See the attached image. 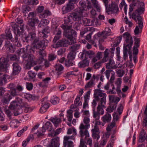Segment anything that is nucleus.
<instances>
[{"label":"nucleus","mask_w":147,"mask_h":147,"mask_svg":"<svg viewBox=\"0 0 147 147\" xmlns=\"http://www.w3.org/2000/svg\"><path fill=\"white\" fill-rule=\"evenodd\" d=\"M61 27L64 30L63 34L68 39L67 41L68 44L71 45L76 43V32L71 29V26L64 25L61 26Z\"/></svg>","instance_id":"nucleus-1"},{"label":"nucleus","mask_w":147,"mask_h":147,"mask_svg":"<svg viewBox=\"0 0 147 147\" xmlns=\"http://www.w3.org/2000/svg\"><path fill=\"white\" fill-rule=\"evenodd\" d=\"M16 22L20 25V26H18L17 25H15L13 26V28L14 30V33L16 34L15 36V39L13 40V42L15 45L18 47H20L21 44L20 42L19 39L17 37V35H19L20 36L22 34V32L23 30V25L22 24L23 20L20 18H17L16 20Z\"/></svg>","instance_id":"nucleus-2"},{"label":"nucleus","mask_w":147,"mask_h":147,"mask_svg":"<svg viewBox=\"0 0 147 147\" xmlns=\"http://www.w3.org/2000/svg\"><path fill=\"white\" fill-rule=\"evenodd\" d=\"M83 13L82 9L76 8L74 12L69 13V17H71L72 20L75 21L79 22L83 18Z\"/></svg>","instance_id":"nucleus-3"},{"label":"nucleus","mask_w":147,"mask_h":147,"mask_svg":"<svg viewBox=\"0 0 147 147\" xmlns=\"http://www.w3.org/2000/svg\"><path fill=\"white\" fill-rule=\"evenodd\" d=\"M23 58L24 60H27V63L26 65L25 68L27 69H30L31 67L36 64L37 62L34 60L35 57L32 55H23Z\"/></svg>","instance_id":"nucleus-4"},{"label":"nucleus","mask_w":147,"mask_h":147,"mask_svg":"<svg viewBox=\"0 0 147 147\" xmlns=\"http://www.w3.org/2000/svg\"><path fill=\"white\" fill-rule=\"evenodd\" d=\"M105 108V107H103L100 105H98L96 108V111H95V109H93V117L96 120H98L100 119V115H103L104 113L103 109Z\"/></svg>","instance_id":"nucleus-5"},{"label":"nucleus","mask_w":147,"mask_h":147,"mask_svg":"<svg viewBox=\"0 0 147 147\" xmlns=\"http://www.w3.org/2000/svg\"><path fill=\"white\" fill-rule=\"evenodd\" d=\"M88 129L79 126V134L81 138L80 141H84V139L87 137H89L90 135L88 131Z\"/></svg>","instance_id":"nucleus-6"},{"label":"nucleus","mask_w":147,"mask_h":147,"mask_svg":"<svg viewBox=\"0 0 147 147\" xmlns=\"http://www.w3.org/2000/svg\"><path fill=\"white\" fill-rule=\"evenodd\" d=\"M123 107L121 104H120L117 109V111L114 112L113 115V120L112 121L115 122L119 120L120 116L122 112Z\"/></svg>","instance_id":"nucleus-7"},{"label":"nucleus","mask_w":147,"mask_h":147,"mask_svg":"<svg viewBox=\"0 0 147 147\" xmlns=\"http://www.w3.org/2000/svg\"><path fill=\"white\" fill-rule=\"evenodd\" d=\"M123 37L125 39L124 44L132 45L133 41L132 37L128 32H125L123 34Z\"/></svg>","instance_id":"nucleus-8"},{"label":"nucleus","mask_w":147,"mask_h":147,"mask_svg":"<svg viewBox=\"0 0 147 147\" xmlns=\"http://www.w3.org/2000/svg\"><path fill=\"white\" fill-rule=\"evenodd\" d=\"M74 8V5L69 2L66 5L63 6L62 8L63 13L65 14L69 12Z\"/></svg>","instance_id":"nucleus-9"},{"label":"nucleus","mask_w":147,"mask_h":147,"mask_svg":"<svg viewBox=\"0 0 147 147\" xmlns=\"http://www.w3.org/2000/svg\"><path fill=\"white\" fill-rule=\"evenodd\" d=\"M80 54L81 57H84L86 59L88 58H92L95 56L94 52L91 51H87L84 50L82 53H80Z\"/></svg>","instance_id":"nucleus-10"},{"label":"nucleus","mask_w":147,"mask_h":147,"mask_svg":"<svg viewBox=\"0 0 147 147\" xmlns=\"http://www.w3.org/2000/svg\"><path fill=\"white\" fill-rule=\"evenodd\" d=\"M92 132V136L94 139H97V140L99 139L100 137L99 135L100 131L98 127H94V128L91 130Z\"/></svg>","instance_id":"nucleus-11"},{"label":"nucleus","mask_w":147,"mask_h":147,"mask_svg":"<svg viewBox=\"0 0 147 147\" xmlns=\"http://www.w3.org/2000/svg\"><path fill=\"white\" fill-rule=\"evenodd\" d=\"M13 70L12 74L13 76L18 75L20 72L21 67L16 63H14L13 65Z\"/></svg>","instance_id":"nucleus-12"},{"label":"nucleus","mask_w":147,"mask_h":147,"mask_svg":"<svg viewBox=\"0 0 147 147\" xmlns=\"http://www.w3.org/2000/svg\"><path fill=\"white\" fill-rule=\"evenodd\" d=\"M55 33V35L53 40V42L54 43H55L61 37V29L56 27Z\"/></svg>","instance_id":"nucleus-13"},{"label":"nucleus","mask_w":147,"mask_h":147,"mask_svg":"<svg viewBox=\"0 0 147 147\" xmlns=\"http://www.w3.org/2000/svg\"><path fill=\"white\" fill-rule=\"evenodd\" d=\"M116 65L114 61L110 59H109V62L107 63L106 65V67L108 69H115L117 68Z\"/></svg>","instance_id":"nucleus-14"},{"label":"nucleus","mask_w":147,"mask_h":147,"mask_svg":"<svg viewBox=\"0 0 147 147\" xmlns=\"http://www.w3.org/2000/svg\"><path fill=\"white\" fill-rule=\"evenodd\" d=\"M112 34L111 30L109 27H106L105 30L100 33L101 36L104 37V39L106 38L107 36Z\"/></svg>","instance_id":"nucleus-15"},{"label":"nucleus","mask_w":147,"mask_h":147,"mask_svg":"<svg viewBox=\"0 0 147 147\" xmlns=\"http://www.w3.org/2000/svg\"><path fill=\"white\" fill-rule=\"evenodd\" d=\"M83 123H82L80 126L89 128L90 126V119L87 117H84L83 120Z\"/></svg>","instance_id":"nucleus-16"},{"label":"nucleus","mask_w":147,"mask_h":147,"mask_svg":"<svg viewBox=\"0 0 147 147\" xmlns=\"http://www.w3.org/2000/svg\"><path fill=\"white\" fill-rule=\"evenodd\" d=\"M138 26H136L134 30V32L136 35L141 32L142 29L143 27V22L142 21L138 22Z\"/></svg>","instance_id":"nucleus-17"},{"label":"nucleus","mask_w":147,"mask_h":147,"mask_svg":"<svg viewBox=\"0 0 147 147\" xmlns=\"http://www.w3.org/2000/svg\"><path fill=\"white\" fill-rule=\"evenodd\" d=\"M145 140L147 141V134L146 131L144 129H142L140 133L139 141L141 142H144Z\"/></svg>","instance_id":"nucleus-18"},{"label":"nucleus","mask_w":147,"mask_h":147,"mask_svg":"<svg viewBox=\"0 0 147 147\" xmlns=\"http://www.w3.org/2000/svg\"><path fill=\"white\" fill-rule=\"evenodd\" d=\"M12 98V97L9 94L7 93H5L3 96L1 101L4 105L7 104L9 102L10 100Z\"/></svg>","instance_id":"nucleus-19"},{"label":"nucleus","mask_w":147,"mask_h":147,"mask_svg":"<svg viewBox=\"0 0 147 147\" xmlns=\"http://www.w3.org/2000/svg\"><path fill=\"white\" fill-rule=\"evenodd\" d=\"M106 95L105 93H103L102 90L100 89H95L94 90V98H98V99L100 100L99 97H102Z\"/></svg>","instance_id":"nucleus-20"},{"label":"nucleus","mask_w":147,"mask_h":147,"mask_svg":"<svg viewBox=\"0 0 147 147\" xmlns=\"http://www.w3.org/2000/svg\"><path fill=\"white\" fill-rule=\"evenodd\" d=\"M59 145L58 138H55L52 139L51 143L47 147H59Z\"/></svg>","instance_id":"nucleus-21"},{"label":"nucleus","mask_w":147,"mask_h":147,"mask_svg":"<svg viewBox=\"0 0 147 147\" xmlns=\"http://www.w3.org/2000/svg\"><path fill=\"white\" fill-rule=\"evenodd\" d=\"M117 106L116 103H109L108 107L106 109L107 112L111 113L115 110Z\"/></svg>","instance_id":"nucleus-22"},{"label":"nucleus","mask_w":147,"mask_h":147,"mask_svg":"<svg viewBox=\"0 0 147 147\" xmlns=\"http://www.w3.org/2000/svg\"><path fill=\"white\" fill-rule=\"evenodd\" d=\"M33 32H30L26 37V40H30L32 41L33 43L34 42V40L36 38V33L34 32V31H32Z\"/></svg>","instance_id":"nucleus-23"},{"label":"nucleus","mask_w":147,"mask_h":147,"mask_svg":"<svg viewBox=\"0 0 147 147\" xmlns=\"http://www.w3.org/2000/svg\"><path fill=\"white\" fill-rule=\"evenodd\" d=\"M112 87V89L110 90L109 91L107 92L108 94H115V92L113 90L115 89V88L113 84H111L109 83H107L104 86V88L106 90H108L109 89V87L110 86Z\"/></svg>","instance_id":"nucleus-24"},{"label":"nucleus","mask_w":147,"mask_h":147,"mask_svg":"<svg viewBox=\"0 0 147 147\" xmlns=\"http://www.w3.org/2000/svg\"><path fill=\"white\" fill-rule=\"evenodd\" d=\"M49 28L47 26L43 29L41 32H39V35L41 37L47 38V34L49 33L50 32L49 29Z\"/></svg>","instance_id":"nucleus-25"},{"label":"nucleus","mask_w":147,"mask_h":147,"mask_svg":"<svg viewBox=\"0 0 147 147\" xmlns=\"http://www.w3.org/2000/svg\"><path fill=\"white\" fill-rule=\"evenodd\" d=\"M111 119V115L107 113L101 118L102 121L105 123L109 122Z\"/></svg>","instance_id":"nucleus-26"},{"label":"nucleus","mask_w":147,"mask_h":147,"mask_svg":"<svg viewBox=\"0 0 147 147\" xmlns=\"http://www.w3.org/2000/svg\"><path fill=\"white\" fill-rule=\"evenodd\" d=\"M140 15L137 13V11H136L132 14L131 15V17L136 21L137 20H137H138V22H139V21H142V19Z\"/></svg>","instance_id":"nucleus-27"},{"label":"nucleus","mask_w":147,"mask_h":147,"mask_svg":"<svg viewBox=\"0 0 147 147\" xmlns=\"http://www.w3.org/2000/svg\"><path fill=\"white\" fill-rule=\"evenodd\" d=\"M91 2L92 6L96 9L97 11L100 12L101 7L98 1L96 0H91Z\"/></svg>","instance_id":"nucleus-28"},{"label":"nucleus","mask_w":147,"mask_h":147,"mask_svg":"<svg viewBox=\"0 0 147 147\" xmlns=\"http://www.w3.org/2000/svg\"><path fill=\"white\" fill-rule=\"evenodd\" d=\"M54 124L55 126L57 127L61 122V118H58L56 117H55L54 118H51L50 119Z\"/></svg>","instance_id":"nucleus-29"},{"label":"nucleus","mask_w":147,"mask_h":147,"mask_svg":"<svg viewBox=\"0 0 147 147\" xmlns=\"http://www.w3.org/2000/svg\"><path fill=\"white\" fill-rule=\"evenodd\" d=\"M51 15V13L49 10H45L42 13H40L39 17L42 19H45Z\"/></svg>","instance_id":"nucleus-30"},{"label":"nucleus","mask_w":147,"mask_h":147,"mask_svg":"<svg viewBox=\"0 0 147 147\" xmlns=\"http://www.w3.org/2000/svg\"><path fill=\"white\" fill-rule=\"evenodd\" d=\"M35 22L38 23L39 22V20L38 19H34L29 20L28 22V25L32 29V31L35 30Z\"/></svg>","instance_id":"nucleus-31"},{"label":"nucleus","mask_w":147,"mask_h":147,"mask_svg":"<svg viewBox=\"0 0 147 147\" xmlns=\"http://www.w3.org/2000/svg\"><path fill=\"white\" fill-rule=\"evenodd\" d=\"M109 103H115L117 104V102L119 101L120 99L114 95H109Z\"/></svg>","instance_id":"nucleus-32"},{"label":"nucleus","mask_w":147,"mask_h":147,"mask_svg":"<svg viewBox=\"0 0 147 147\" xmlns=\"http://www.w3.org/2000/svg\"><path fill=\"white\" fill-rule=\"evenodd\" d=\"M89 63V61L88 60L86 59H84L78 63V66L81 68H84L86 66H88Z\"/></svg>","instance_id":"nucleus-33"},{"label":"nucleus","mask_w":147,"mask_h":147,"mask_svg":"<svg viewBox=\"0 0 147 147\" xmlns=\"http://www.w3.org/2000/svg\"><path fill=\"white\" fill-rule=\"evenodd\" d=\"M94 81L91 78V80L88 82L85 86V88L86 90L88 88H92L95 85Z\"/></svg>","instance_id":"nucleus-34"},{"label":"nucleus","mask_w":147,"mask_h":147,"mask_svg":"<svg viewBox=\"0 0 147 147\" xmlns=\"http://www.w3.org/2000/svg\"><path fill=\"white\" fill-rule=\"evenodd\" d=\"M33 43L34 44V46L36 49H39L41 47L43 48L40 41H39L38 38H36Z\"/></svg>","instance_id":"nucleus-35"},{"label":"nucleus","mask_w":147,"mask_h":147,"mask_svg":"<svg viewBox=\"0 0 147 147\" xmlns=\"http://www.w3.org/2000/svg\"><path fill=\"white\" fill-rule=\"evenodd\" d=\"M51 80L49 77H47L43 80L42 81L39 83V85L40 86L42 87H46L47 86V84L49 81Z\"/></svg>","instance_id":"nucleus-36"},{"label":"nucleus","mask_w":147,"mask_h":147,"mask_svg":"<svg viewBox=\"0 0 147 147\" xmlns=\"http://www.w3.org/2000/svg\"><path fill=\"white\" fill-rule=\"evenodd\" d=\"M111 11L112 13H117L119 11V8L117 5L114 3H112L111 6Z\"/></svg>","instance_id":"nucleus-37"},{"label":"nucleus","mask_w":147,"mask_h":147,"mask_svg":"<svg viewBox=\"0 0 147 147\" xmlns=\"http://www.w3.org/2000/svg\"><path fill=\"white\" fill-rule=\"evenodd\" d=\"M24 3L27 5H37L38 3L37 0H24Z\"/></svg>","instance_id":"nucleus-38"},{"label":"nucleus","mask_w":147,"mask_h":147,"mask_svg":"<svg viewBox=\"0 0 147 147\" xmlns=\"http://www.w3.org/2000/svg\"><path fill=\"white\" fill-rule=\"evenodd\" d=\"M33 139V136L32 135H30L26 140H24L22 144V146L24 147H25L30 141L31 139Z\"/></svg>","instance_id":"nucleus-39"},{"label":"nucleus","mask_w":147,"mask_h":147,"mask_svg":"<svg viewBox=\"0 0 147 147\" xmlns=\"http://www.w3.org/2000/svg\"><path fill=\"white\" fill-rule=\"evenodd\" d=\"M106 95L102 97L100 99V103L98 105H100L103 107H106L105 105L106 102Z\"/></svg>","instance_id":"nucleus-40"},{"label":"nucleus","mask_w":147,"mask_h":147,"mask_svg":"<svg viewBox=\"0 0 147 147\" xmlns=\"http://www.w3.org/2000/svg\"><path fill=\"white\" fill-rule=\"evenodd\" d=\"M80 47V45L75 44L70 47L69 49L71 51L76 52V51Z\"/></svg>","instance_id":"nucleus-41"},{"label":"nucleus","mask_w":147,"mask_h":147,"mask_svg":"<svg viewBox=\"0 0 147 147\" xmlns=\"http://www.w3.org/2000/svg\"><path fill=\"white\" fill-rule=\"evenodd\" d=\"M132 45H131L128 44H124L123 49V51L125 50L127 52H128V54H130L129 53H131V47Z\"/></svg>","instance_id":"nucleus-42"},{"label":"nucleus","mask_w":147,"mask_h":147,"mask_svg":"<svg viewBox=\"0 0 147 147\" xmlns=\"http://www.w3.org/2000/svg\"><path fill=\"white\" fill-rule=\"evenodd\" d=\"M76 131V129L75 128L73 127L68 129L67 134H71L73 133V135H77Z\"/></svg>","instance_id":"nucleus-43"},{"label":"nucleus","mask_w":147,"mask_h":147,"mask_svg":"<svg viewBox=\"0 0 147 147\" xmlns=\"http://www.w3.org/2000/svg\"><path fill=\"white\" fill-rule=\"evenodd\" d=\"M122 37V36H119L117 38L116 40L117 42H114L113 44L111 45V46L115 48V47H117L119 45L121 40Z\"/></svg>","instance_id":"nucleus-44"},{"label":"nucleus","mask_w":147,"mask_h":147,"mask_svg":"<svg viewBox=\"0 0 147 147\" xmlns=\"http://www.w3.org/2000/svg\"><path fill=\"white\" fill-rule=\"evenodd\" d=\"M75 135H73L71 136H65L64 137V140L63 141V143L65 144V145H67V142L68 141H69L68 140L69 139L72 140H74L75 138L74 136Z\"/></svg>","instance_id":"nucleus-45"},{"label":"nucleus","mask_w":147,"mask_h":147,"mask_svg":"<svg viewBox=\"0 0 147 147\" xmlns=\"http://www.w3.org/2000/svg\"><path fill=\"white\" fill-rule=\"evenodd\" d=\"M76 55V52L70 51L68 54L67 58L74 60L75 58Z\"/></svg>","instance_id":"nucleus-46"},{"label":"nucleus","mask_w":147,"mask_h":147,"mask_svg":"<svg viewBox=\"0 0 147 147\" xmlns=\"http://www.w3.org/2000/svg\"><path fill=\"white\" fill-rule=\"evenodd\" d=\"M18 106H19L17 102L15 100L11 102L9 107L11 109H14Z\"/></svg>","instance_id":"nucleus-47"},{"label":"nucleus","mask_w":147,"mask_h":147,"mask_svg":"<svg viewBox=\"0 0 147 147\" xmlns=\"http://www.w3.org/2000/svg\"><path fill=\"white\" fill-rule=\"evenodd\" d=\"M72 111L71 110H68L67 111V117L68 118V120L69 122H71L72 119Z\"/></svg>","instance_id":"nucleus-48"},{"label":"nucleus","mask_w":147,"mask_h":147,"mask_svg":"<svg viewBox=\"0 0 147 147\" xmlns=\"http://www.w3.org/2000/svg\"><path fill=\"white\" fill-rule=\"evenodd\" d=\"M92 26H98L100 24V22L97 18H94L92 20Z\"/></svg>","instance_id":"nucleus-49"},{"label":"nucleus","mask_w":147,"mask_h":147,"mask_svg":"<svg viewBox=\"0 0 147 147\" xmlns=\"http://www.w3.org/2000/svg\"><path fill=\"white\" fill-rule=\"evenodd\" d=\"M109 50L108 49H106L104 53V57L102 59L103 62H105L107 61L106 59L108 58L109 54Z\"/></svg>","instance_id":"nucleus-50"},{"label":"nucleus","mask_w":147,"mask_h":147,"mask_svg":"<svg viewBox=\"0 0 147 147\" xmlns=\"http://www.w3.org/2000/svg\"><path fill=\"white\" fill-rule=\"evenodd\" d=\"M70 18H71V17H69V15L68 16L67 18H65L64 19V23L62 26H63L65 25L66 26H71V25H68V24L71 22V20Z\"/></svg>","instance_id":"nucleus-51"},{"label":"nucleus","mask_w":147,"mask_h":147,"mask_svg":"<svg viewBox=\"0 0 147 147\" xmlns=\"http://www.w3.org/2000/svg\"><path fill=\"white\" fill-rule=\"evenodd\" d=\"M45 37H42V39L40 40L42 45L43 47V48L47 46L48 41V40L46 39Z\"/></svg>","instance_id":"nucleus-52"},{"label":"nucleus","mask_w":147,"mask_h":147,"mask_svg":"<svg viewBox=\"0 0 147 147\" xmlns=\"http://www.w3.org/2000/svg\"><path fill=\"white\" fill-rule=\"evenodd\" d=\"M15 100L17 102L19 106L24 105V102L23 101V99L22 98L17 97H16Z\"/></svg>","instance_id":"nucleus-53"},{"label":"nucleus","mask_w":147,"mask_h":147,"mask_svg":"<svg viewBox=\"0 0 147 147\" xmlns=\"http://www.w3.org/2000/svg\"><path fill=\"white\" fill-rule=\"evenodd\" d=\"M73 60L67 58L65 63V65L67 67L72 66L73 64Z\"/></svg>","instance_id":"nucleus-54"},{"label":"nucleus","mask_w":147,"mask_h":147,"mask_svg":"<svg viewBox=\"0 0 147 147\" xmlns=\"http://www.w3.org/2000/svg\"><path fill=\"white\" fill-rule=\"evenodd\" d=\"M115 125V123L113 121L111 123L109 124L106 128L107 131H110L111 129H112Z\"/></svg>","instance_id":"nucleus-55"},{"label":"nucleus","mask_w":147,"mask_h":147,"mask_svg":"<svg viewBox=\"0 0 147 147\" xmlns=\"http://www.w3.org/2000/svg\"><path fill=\"white\" fill-rule=\"evenodd\" d=\"M8 92L9 94L12 97H14L18 95V93L16 91V88L9 90Z\"/></svg>","instance_id":"nucleus-56"},{"label":"nucleus","mask_w":147,"mask_h":147,"mask_svg":"<svg viewBox=\"0 0 147 147\" xmlns=\"http://www.w3.org/2000/svg\"><path fill=\"white\" fill-rule=\"evenodd\" d=\"M79 4L81 6V7H78L77 8H80L81 9H82V12L84 13V10L85 9L86 7V5L85 3L84 2L82 1H81L79 2Z\"/></svg>","instance_id":"nucleus-57"},{"label":"nucleus","mask_w":147,"mask_h":147,"mask_svg":"<svg viewBox=\"0 0 147 147\" xmlns=\"http://www.w3.org/2000/svg\"><path fill=\"white\" fill-rule=\"evenodd\" d=\"M44 126L46 129H48L49 131L51 130L52 125L50 122H47Z\"/></svg>","instance_id":"nucleus-58"},{"label":"nucleus","mask_w":147,"mask_h":147,"mask_svg":"<svg viewBox=\"0 0 147 147\" xmlns=\"http://www.w3.org/2000/svg\"><path fill=\"white\" fill-rule=\"evenodd\" d=\"M84 24L85 26H92V20L86 18L84 22Z\"/></svg>","instance_id":"nucleus-59"},{"label":"nucleus","mask_w":147,"mask_h":147,"mask_svg":"<svg viewBox=\"0 0 147 147\" xmlns=\"http://www.w3.org/2000/svg\"><path fill=\"white\" fill-rule=\"evenodd\" d=\"M20 122H19L18 120L15 119L10 122V124L12 126L15 128H16L18 126V125H17V124H18Z\"/></svg>","instance_id":"nucleus-60"},{"label":"nucleus","mask_w":147,"mask_h":147,"mask_svg":"<svg viewBox=\"0 0 147 147\" xmlns=\"http://www.w3.org/2000/svg\"><path fill=\"white\" fill-rule=\"evenodd\" d=\"M31 9L30 7L27 5H23L22 6V12L24 13L28 12Z\"/></svg>","instance_id":"nucleus-61"},{"label":"nucleus","mask_w":147,"mask_h":147,"mask_svg":"<svg viewBox=\"0 0 147 147\" xmlns=\"http://www.w3.org/2000/svg\"><path fill=\"white\" fill-rule=\"evenodd\" d=\"M62 46L63 47V43L62 40H59L56 43L55 46H53V47L55 48H57Z\"/></svg>","instance_id":"nucleus-62"},{"label":"nucleus","mask_w":147,"mask_h":147,"mask_svg":"<svg viewBox=\"0 0 147 147\" xmlns=\"http://www.w3.org/2000/svg\"><path fill=\"white\" fill-rule=\"evenodd\" d=\"M55 68L57 71H62L64 69L63 66L60 64H57L55 65Z\"/></svg>","instance_id":"nucleus-63"},{"label":"nucleus","mask_w":147,"mask_h":147,"mask_svg":"<svg viewBox=\"0 0 147 147\" xmlns=\"http://www.w3.org/2000/svg\"><path fill=\"white\" fill-rule=\"evenodd\" d=\"M84 140L86 141L87 144H88L90 147H92V140L91 138H90L89 137H87L84 139Z\"/></svg>","instance_id":"nucleus-64"}]
</instances>
